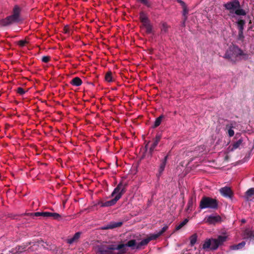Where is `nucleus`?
<instances>
[{
  "label": "nucleus",
  "instance_id": "f704fd0d",
  "mask_svg": "<svg viewBox=\"0 0 254 254\" xmlns=\"http://www.w3.org/2000/svg\"><path fill=\"white\" fill-rule=\"evenodd\" d=\"M228 134L230 136H233L234 135V131L232 128L228 130Z\"/></svg>",
  "mask_w": 254,
  "mask_h": 254
},
{
  "label": "nucleus",
  "instance_id": "1a4fd4ad",
  "mask_svg": "<svg viewBox=\"0 0 254 254\" xmlns=\"http://www.w3.org/2000/svg\"><path fill=\"white\" fill-rule=\"evenodd\" d=\"M204 221L210 224H215L222 221L221 217L217 214H212L206 217Z\"/></svg>",
  "mask_w": 254,
  "mask_h": 254
},
{
  "label": "nucleus",
  "instance_id": "4468645a",
  "mask_svg": "<svg viewBox=\"0 0 254 254\" xmlns=\"http://www.w3.org/2000/svg\"><path fill=\"white\" fill-rule=\"evenodd\" d=\"M246 197L248 200L254 198V188H251L246 191Z\"/></svg>",
  "mask_w": 254,
  "mask_h": 254
},
{
  "label": "nucleus",
  "instance_id": "c85d7f7f",
  "mask_svg": "<svg viewBox=\"0 0 254 254\" xmlns=\"http://www.w3.org/2000/svg\"><path fill=\"white\" fill-rule=\"evenodd\" d=\"M242 140L241 139H239L238 141H237L233 145V148L236 149L240 146V145L242 144Z\"/></svg>",
  "mask_w": 254,
  "mask_h": 254
},
{
  "label": "nucleus",
  "instance_id": "e433bc0d",
  "mask_svg": "<svg viewBox=\"0 0 254 254\" xmlns=\"http://www.w3.org/2000/svg\"><path fill=\"white\" fill-rule=\"evenodd\" d=\"M64 31L65 33H67L68 32V27H65L64 29Z\"/></svg>",
  "mask_w": 254,
  "mask_h": 254
},
{
  "label": "nucleus",
  "instance_id": "6ab92c4d",
  "mask_svg": "<svg viewBox=\"0 0 254 254\" xmlns=\"http://www.w3.org/2000/svg\"><path fill=\"white\" fill-rule=\"evenodd\" d=\"M105 80L106 81H108V82L112 81H113V77H112V72L111 71L108 72L105 75Z\"/></svg>",
  "mask_w": 254,
  "mask_h": 254
},
{
  "label": "nucleus",
  "instance_id": "412c9836",
  "mask_svg": "<svg viewBox=\"0 0 254 254\" xmlns=\"http://www.w3.org/2000/svg\"><path fill=\"white\" fill-rule=\"evenodd\" d=\"M163 118V116H161L156 119L155 123H154V127H157L160 125Z\"/></svg>",
  "mask_w": 254,
  "mask_h": 254
},
{
  "label": "nucleus",
  "instance_id": "aec40b11",
  "mask_svg": "<svg viewBox=\"0 0 254 254\" xmlns=\"http://www.w3.org/2000/svg\"><path fill=\"white\" fill-rule=\"evenodd\" d=\"M190 245L191 246L194 245L196 243V241H197V236H196V234H194V235H192L190 237Z\"/></svg>",
  "mask_w": 254,
  "mask_h": 254
},
{
  "label": "nucleus",
  "instance_id": "4be33fe9",
  "mask_svg": "<svg viewBox=\"0 0 254 254\" xmlns=\"http://www.w3.org/2000/svg\"><path fill=\"white\" fill-rule=\"evenodd\" d=\"M245 245V242H243L239 244L238 245L233 246L232 247V249H233V250H239L240 249H241L243 247H244Z\"/></svg>",
  "mask_w": 254,
  "mask_h": 254
},
{
  "label": "nucleus",
  "instance_id": "7c9ffc66",
  "mask_svg": "<svg viewBox=\"0 0 254 254\" xmlns=\"http://www.w3.org/2000/svg\"><path fill=\"white\" fill-rule=\"evenodd\" d=\"M27 41L26 40H21L18 42V44L19 46L23 47L25 45Z\"/></svg>",
  "mask_w": 254,
  "mask_h": 254
},
{
  "label": "nucleus",
  "instance_id": "cd10ccee",
  "mask_svg": "<svg viewBox=\"0 0 254 254\" xmlns=\"http://www.w3.org/2000/svg\"><path fill=\"white\" fill-rule=\"evenodd\" d=\"M159 137L157 138L152 144L151 145L150 149L152 151L154 150V149L156 147V146L157 145L158 142L159 141Z\"/></svg>",
  "mask_w": 254,
  "mask_h": 254
},
{
  "label": "nucleus",
  "instance_id": "473e14b6",
  "mask_svg": "<svg viewBox=\"0 0 254 254\" xmlns=\"http://www.w3.org/2000/svg\"><path fill=\"white\" fill-rule=\"evenodd\" d=\"M50 60V57L44 56L42 57V61L44 63H47Z\"/></svg>",
  "mask_w": 254,
  "mask_h": 254
},
{
  "label": "nucleus",
  "instance_id": "a878e982",
  "mask_svg": "<svg viewBox=\"0 0 254 254\" xmlns=\"http://www.w3.org/2000/svg\"><path fill=\"white\" fill-rule=\"evenodd\" d=\"M122 224V222H117V223H114L112 224H110L109 226L107 227V228H114L116 227H119L121 226Z\"/></svg>",
  "mask_w": 254,
  "mask_h": 254
},
{
  "label": "nucleus",
  "instance_id": "ddd939ff",
  "mask_svg": "<svg viewBox=\"0 0 254 254\" xmlns=\"http://www.w3.org/2000/svg\"><path fill=\"white\" fill-rule=\"evenodd\" d=\"M117 201L114 199H113L111 200L107 201L105 202L100 201L98 202V205H99L101 207H108L114 205Z\"/></svg>",
  "mask_w": 254,
  "mask_h": 254
},
{
  "label": "nucleus",
  "instance_id": "f03ea898",
  "mask_svg": "<svg viewBox=\"0 0 254 254\" xmlns=\"http://www.w3.org/2000/svg\"><path fill=\"white\" fill-rule=\"evenodd\" d=\"M127 247H131L132 249H139V243L134 240L129 241L127 244H120L117 246H112L107 248L105 252H102V254H108V253H114L116 254H122L126 251Z\"/></svg>",
  "mask_w": 254,
  "mask_h": 254
},
{
  "label": "nucleus",
  "instance_id": "c9c22d12",
  "mask_svg": "<svg viewBox=\"0 0 254 254\" xmlns=\"http://www.w3.org/2000/svg\"><path fill=\"white\" fill-rule=\"evenodd\" d=\"M141 2L143 3L147 4V0H140Z\"/></svg>",
  "mask_w": 254,
  "mask_h": 254
},
{
  "label": "nucleus",
  "instance_id": "6e6552de",
  "mask_svg": "<svg viewBox=\"0 0 254 254\" xmlns=\"http://www.w3.org/2000/svg\"><path fill=\"white\" fill-rule=\"evenodd\" d=\"M140 19L142 23L143 26L145 28L146 32L149 33L151 31V26L146 15L144 13L140 14Z\"/></svg>",
  "mask_w": 254,
  "mask_h": 254
},
{
  "label": "nucleus",
  "instance_id": "bb28decb",
  "mask_svg": "<svg viewBox=\"0 0 254 254\" xmlns=\"http://www.w3.org/2000/svg\"><path fill=\"white\" fill-rule=\"evenodd\" d=\"M50 217H52L54 219L59 220L61 218V215L57 213H51L50 212Z\"/></svg>",
  "mask_w": 254,
  "mask_h": 254
},
{
  "label": "nucleus",
  "instance_id": "7ed1b4c3",
  "mask_svg": "<svg viewBox=\"0 0 254 254\" xmlns=\"http://www.w3.org/2000/svg\"><path fill=\"white\" fill-rule=\"evenodd\" d=\"M225 7L232 14L245 15L246 14L245 10L240 8V3L237 0L227 2L225 4Z\"/></svg>",
  "mask_w": 254,
  "mask_h": 254
},
{
  "label": "nucleus",
  "instance_id": "39448f33",
  "mask_svg": "<svg viewBox=\"0 0 254 254\" xmlns=\"http://www.w3.org/2000/svg\"><path fill=\"white\" fill-rule=\"evenodd\" d=\"M229 235L228 233L225 232L219 235L217 239H213L214 249H217L219 246L222 245L225 242L229 240Z\"/></svg>",
  "mask_w": 254,
  "mask_h": 254
},
{
  "label": "nucleus",
  "instance_id": "20e7f679",
  "mask_svg": "<svg viewBox=\"0 0 254 254\" xmlns=\"http://www.w3.org/2000/svg\"><path fill=\"white\" fill-rule=\"evenodd\" d=\"M199 207L201 209L216 208L217 207V202L214 199L204 197L200 202Z\"/></svg>",
  "mask_w": 254,
  "mask_h": 254
},
{
  "label": "nucleus",
  "instance_id": "9b49d317",
  "mask_svg": "<svg viewBox=\"0 0 254 254\" xmlns=\"http://www.w3.org/2000/svg\"><path fill=\"white\" fill-rule=\"evenodd\" d=\"M213 239L206 240L203 244L202 248L203 249L216 250L213 248Z\"/></svg>",
  "mask_w": 254,
  "mask_h": 254
},
{
  "label": "nucleus",
  "instance_id": "9d476101",
  "mask_svg": "<svg viewBox=\"0 0 254 254\" xmlns=\"http://www.w3.org/2000/svg\"><path fill=\"white\" fill-rule=\"evenodd\" d=\"M221 194L224 197H230L233 193L229 187H224L220 190Z\"/></svg>",
  "mask_w": 254,
  "mask_h": 254
},
{
  "label": "nucleus",
  "instance_id": "c756f323",
  "mask_svg": "<svg viewBox=\"0 0 254 254\" xmlns=\"http://www.w3.org/2000/svg\"><path fill=\"white\" fill-rule=\"evenodd\" d=\"M165 165H166V162H165V161H164L160 165V168H159V171L160 173H162L164 170V168H165Z\"/></svg>",
  "mask_w": 254,
  "mask_h": 254
},
{
  "label": "nucleus",
  "instance_id": "72a5a7b5",
  "mask_svg": "<svg viewBox=\"0 0 254 254\" xmlns=\"http://www.w3.org/2000/svg\"><path fill=\"white\" fill-rule=\"evenodd\" d=\"M17 92L21 94V95H22L24 93H25V91L24 90H23V88H21V87H19L18 89H17Z\"/></svg>",
  "mask_w": 254,
  "mask_h": 254
},
{
  "label": "nucleus",
  "instance_id": "2f4dec72",
  "mask_svg": "<svg viewBox=\"0 0 254 254\" xmlns=\"http://www.w3.org/2000/svg\"><path fill=\"white\" fill-rule=\"evenodd\" d=\"M192 208V201L190 200L188 203V210H191Z\"/></svg>",
  "mask_w": 254,
  "mask_h": 254
},
{
  "label": "nucleus",
  "instance_id": "b1692460",
  "mask_svg": "<svg viewBox=\"0 0 254 254\" xmlns=\"http://www.w3.org/2000/svg\"><path fill=\"white\" fill-rule=\"evenodd\" d=\"M188 222V220L187 219H185L183 222L180 223L178 226H177L176 229V230H179L181 228H182L184 225H185Z\"/></svg>",
  "mask_w": 254,
  "mask_h": 254
},
{
  "label": "nucleus",
  "instance_id": "2eb2a0df",
  "mask_svg": "<svg viewBox=\"0 0 254 254\" xmlns=\"http://www.w3.org/2000/svg\"><path fill=\"white\" fill-rule=\"evenodd\" d=\"M31 215L32 216H36V217L43 216V217H50V212H35L34 213H31Z\"/></svg>",
  "mask_w": 254,
  "mask_h": 254
},
{
  "label": "nucleus",
  "instance_id": "f8f14e48",
  "mask_svg": "<svg viewBox=\"0 0 254 254\" xmlns=\"http://www.w3.org/2000/svg\"><path fill=\"white\" fill-rule=\"evenodd\" d=\"M156 239V236H155L154 234L150 235L148 238L143 240L139 243V248L142 246L147 245L151 240Z\"/></svg>",
  "mask_w": 254,
  "mask_h": 254
},
{
  "label": "nucleus",
  "instance_id": "423d86ee",
  "mask_svg": "<svg viewBox=\"0 0 254 254\" xmlns=\"http://www.w3.org/2000/svg\"><path fill=\"white\" fill-rule=\"evenodd\" d=\"M20 9L17 6H15L13 8V14L6 19L7 24H10L12 22H18L20 20L19 13Z\"/></svg>",
  "mask_w": 254,
  "mask_h": 254
},
{
  "label": "nucleus",
  "instance_id": "a211bd4d",
  "mask_svg": "<svg viewBox=\"0 0 254 254\" xmlns=\"http://www.w3.org/2000/svg\"><path fill=\"white\" fill-rule=\"evenodd\" d=\"M245 22L242 19H238L237 21L238 26L239 29L240 33H242L243 30L244 25H245Z\"/></svg>",
  "mask_w": 254,
  "mask_h": 254
},
{
  "label": "nucleus",
  "instance_id": "f257e3e1",
  "mask_svg": "<svg viewBox=\"0 0 254 254\" xmlns=\"http://www.w3.org/2000/svg\"><path fill=\"white\" fill-rule=\"evenodd\" d=\"M220 48L224 52L223 58L232 62L248 58V55L232 43H224Z\"/></svg>",
  "mask_w": 254,
  "mask_h": 254
},
{
  "label": "nucleus",
  "instance_id": "f3484780",
  "mask_svg": "<svg viewBox=\"0 0 254 254\" xmlns=\"http://www.w3.org/2000/svg\"><path fill=\"white\" fill-rule=\"evenodd\" d=\"M80 234L79 233H76L75 235L70 239L67 240V242L69 244H72L77 241L79 238Z\"/></svg>",
  "mask_w": 254,
  "mask_h": 254
},
{
  "label": "nucleus",
  "instance_id": "0eeeda50",
  "mask_svg": "<svg viewBox=\"0 0 254 254\" xmlns=\"http://www.w3.org/2000/svg\"><path fill=\"white\" fill-rule=\"evenodd\" d=\"M125 187L122 184H119L115 189L112 193V195L114 197V199L117 201L122 196L125 192Z\"/></svg>",
  "mask_w": 254,
  "mask_h": 254
},
{
  "label": "nucleus",
  "instance_id": "393cba45",
  "mask_svg": "<svg viewBox=\"0 0 254 254\" xmlns=\"http://www.w3.org/2000/svg\"><path fill=\"white\" fill-rule=\"evenodd\" d=\"M180 3H181L183 8V14L186 16L188 13V9L185 3L183 1H180Z\"/></svg>",
  "mask_w": 254,
  "mask_h": 254
},
{
  "label": "nucleus",
  "instance_id": "dca6fc26",
  "mask_svg": "<svg viewBox=\"0 0 254 254\" xmlns=\"http://www.w3.org/2000/svg\"><path fill=\"white\" fill-rule=\"evenodd\" d=\"M82 82L81 79L78 77L73 78L70 81V83L75 86H79L81 85Z\"/></svg>",
  "mask_w": 254,
  "mask_h": 254
},
{
  "label": "nucleus",
  "instance_id": "5701e85b",
  "mask_svg": "<svg viewBox=\"0 0 254 254\" xmlns=\"http://www.w3.org/2000/svg\"><path fill=\"white\" fill-rule=\"evenodd\" d=\"M167 229H168V226H165L162 228V230L159 232H158L156 234H154V236H156V239L158 237H159L161 235H162L165 231H166Z\"/></svg>",
  "mask_w": 254,
  "mask_h": 254
}]
</instances>
